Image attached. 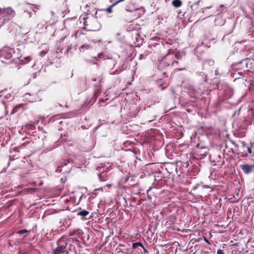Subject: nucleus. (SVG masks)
I'll use <instances>...</instances> for the list:
<instances>
[{"label": "nucleus", "mask_w": 254, "mask_h": 254, "mask_svg": "<svg viewBox=\"0 0 254 254\" xmlns=\"http://www.w3.org/2000/svg\"><path fill=\"white\" fill-rule=\"evenodd\" d=\"M110 167H111V165L109 164H108L107 166L101 164L98 167L97 170L99 172L98 176L100 181L105 182L109 179L110 175V173H109Z\"/></svg>", "instance_id": "1"}, {"label": "nucleus", "mask_w": 254, "mask_h": 254, "mask_svg": "<svg viewBox=\"0 0 254 254\" xmlns=\"http://www.w3.org/2000/svg\"><path fill=\"white\" fill-rule=\"evenodd\" d=\"M14 14V11L10 7L5 9L0 8V17H7V19H9L13 17Z\"/></svg>", "instance_id": "2"}, {"label": "nucleus", "mask_w": 254, "mask_h": 254, "mask_svg": "<svg viewBox=\"0 0 254 254\" xmlns=\"http://www.w3.org/2000/svg\"><path fill=\"white\" fill-rule=\"evenodd\" d=\"M208 151L207 147L205 146L200 147L199 144H197L196 153L198 156H200L201 157H205L207 154Z\"/></svg>", "instance_id": "3"}, {"label": "nucleus", "mask_w": 254, "mask_h": 254, "mask_svg": "<svg viewBox=\"0 0 254 254\" xmlns=\"http://www.w3.org/2000/svg\"><path fill=\"white\" fill-rule=\"evenodd\" d=\"M240 167L245 174H249L251 173L254 169V165L244 164L240 165Z\"/></svg>", "instance_id": "4"}, {"label": "nucleus", "mask_w": 254, "mask_h": 254, "mask_svg": "<svg viewBox=\"0 0 254 254\" xmlns=\"http://www.w3.org/2000/svg\"><path fill=\"white\" fill-rule=\"evenodd\" d=\"M240 64H244L246 67L249 69H252L254 67V60L246 59L240 62Z\"/></svg>", "instance_id": "5"}, {"label": "nucleus", "mask_w": 254, "mask_h": 254, "mask_svg": "<svg viewBox=\"0 0 254 254\" xmlns=\"http://www.w3.org/2000/svg\"><path fill=\"white\" fill-rule=\"evenodd\" d=\"M76 46L72 44H70L67 46L65 53L68 57H72L74 52L76 51Z\"/></svg>", "instance_id": "6"}, {"label": "nucleus", "mask_w": 254, "mask_h": 254, "mask_svg": "<svg viewBox=\"0 0 254 254\" xmlns=\"http://www.w3.org/2000/svg\"><path fill=\"white\" fill-rule=\"evenodd\" d=\"M65 248L64 246L58 247L53 250L52 254H68V253L64 251Z\"/></svg>", "instance_id": "7"}, {"label": "nucleus", "mask_w": 254, "mask_h": 254, "mask_svg": "<svg viewBox=\"0 0 254 254\" xmlns=\"http://www.w3.org/2000/svg\"><path fill=\"white\" fill-rule=\"evenodd\" d=\"M91 49V46L90 45H89L88 44H84L81 45L79 47V50L80 52L83 53L86 50H90Z\"/></svg>", "instance_id": "8"}, {"label": "nucleus", "mask_w": 254, "mask_h": 254, "mask_svg": "<svg viewBox=\"0 0 254 254\" xmlns=\"http://www.w3.org/2000/svg\"><path fill=\"white\" fill-rule=\"evenodd\" d=\"M170 59V57L168 56L163 60V62H166L167 66H174L175 65V64H177V62L175 61H167Z\"/></svg>", "instance_id": "9"}, {"label": "nucleus", "mask_w": 254, "mask_h": 254, "mask_svg": "<svg viewBox=\"0 0 254 254\" xmlns=\"http://www.w3.org/2000/svg\"><path fill=\"white\" fill-rule=\"evenodd\" d=\"M62 31L64 33H65V35L64 37H62L60 40H59V42L60 43H62L66 38V36L68 35L69 32V31L66 29H63L62 30Z\"/></svg>", "instance_id": "10"}, {"label": "nucleus", "mask_w": 254, "mask_h": 254, "mask_svg": "<svg viewBox=\"0 0 254 254\" xmlns=\"http://www.w3.org/2000/svg\"><path fill=\"white\" fill-rule=\"evenodd\" d=\"M31 60V58L30 57L27 56L25 57H21L20 58V61L22 63V64H25L29 62H30Z\"/></svg>", "instance_id": "11"}, {"label": "nucleus", "mask_w": 254, "mask_h": 254, "mask_svg": "<svg viewBox=\"0 0 254 254\" xmlns=\"http://www.w3.org/2000/svg\"><path fill=\"white\" fill-rule=\"evenodd\" d=\"M84 34L82 30H78L75 31L74 34L72 35L73 37H74L75 39H77L80 37L82 35Z\"/></svg>", "instance_id": "12"}, {"label": "nucleus", "mask_w": 254, "mask_h": 254, "mask_svg": "<svg viewBox=\"0 0 254 254\" xmlns=\"http://www.w3.org/2000/svg\"><path fill=\"white\" fill-rule=\"evenodd\" d=\"M29 231L26 229H23L17 232V234L19 236H23V237H26Z\"/></svg>", "instance_id": "13"}, {"label": "nucleus", "mask_w": 254, "mask_h": 254, "mask_svg": "<svg viewBox=\"0 0 254 254\" xmlns=\"http://www.w3.org/2000/svg\"><path fill=\"white\" fill-rule=\"evenodd\" d=\"M89 212L86 210H82L77 213L78 215H80L83 217H85L89 214Z\"/></svg>", "instance_id": "14"}, {"label": "nucleus", "mask_w": 254, "mask_h": 254, "mask_svg": "<svg viewBox=\"0 0 254 254\" xmlns=\"http://www.w3.org/2000/svg\"><path fill=\"white\" fill-rule=\"evenodd\" d=\"M133 11L135 12V15L137 16V17H140L144 12L143 9L141 8H136Z\"/></svg>", "instance_id": "15"}, {"label": "nucleus", "mask_w": 254, "mask_h": 254, "mask_svg": "<svg viewBox=\"0 0 254 254\" xmlns=\"http://www.w3.org/2000/svg\"><path fill=\"white\" fill-rule=\"evenodd\" d=\"M173 6L175 7H179L181 6L182 2L180 0H174L172 2Z\"/></svg>", "instance_id": "16"}, {"label": "nucleus", "mask_w": 254, "mask_h": 254, "mask_svg": "<svg viewBox=\"0 0 254 254\" xmlns=\"http://www.w3.org/2000/svg\"><path fill=\"white\" fill-rule=\"evenodd\" d=\"M233 66H238L237 67H235L236 68V69H238V70L241 69L246 67L245 65H244V64H240V62L234 64Z\"/></svg>", "instance_id": "17"}, {"label": "nucleus", "mask_w": 254, "mask_h": 254, "mask_svg": "<svg viewBox=\"0 0 254 254\" xmlns=\"http://www.w3.org/2000/svg\"><path fill=\"white\" fill-rule=\"evenodd\" d=\"M92 23L97 24V27L93 30H98L100 28L101 25L99 24V23H98L96 19H93Z\"/></svg>", "instance_id": "18"}, {"label": "nucleus", "mask_w": 254, "mask_h": 254, "mask_svg": "<svg viewBox=\"0 0 254 254\" xmlns=\"http://www.w3.org/2000/svg\"><path fill=\"white\" fill-rule=\"evenodd\" d=\"M117 4V2H115L113 4H112V5H111L110 6H109L107 9H106V11L108 12V13H111L112 12V8L113 7H114L115 5H116Z\"/></svg>", "instance_id": "19"}, {"label": "nucleus", "mask_w": 254, "mask_h": 254, "mask_svg": "<svg viewBox=\"0 0 254 254\" xmlns=\"http://www.w3.org/2000/svg\"><path fill=\"white\" fill-rule=\"evenodd\" d=\"M98 58L100 59H103L105 58V55L103 53H100L98 54Z\"/></svg>", "instance_id": "20"}, {"label": "nucleus", "mask_w": 254, "mask_h": 254, "mask_svg": "<svg viewBox=\"0 0 254 254\" xmlns=\"http://www.w3.org/2000/svg\"><path fill=\"white\" fill-rule=\"evenodd\" d=\"M139 246L141 247H142L143 248H144V247L143 246V245L141 243H133V247H135L136 246Z\"/></svg>", "instance_id": "21"}, {"label": "nucleus", "mask_w": 254, "mask_h": 254, "mask_svg": "<svg viewBox=\"0 0 254 254\" xmlns=\"http://www.w3.org/2000/svg\"><path fill=\"white\" fill-rule=\"evenodd\" d=\"M80 6H81V7H89L90 5L86 3L85 2H83L82 4Z\"/></svg>", "instance_id": "22"}, {"label": "nucleus", "mask_w": 254, "mask_h": 254, "mask_svg": "<svg viewBox=\"0 0 254 254\" xmlns=\"http://www.w3.org/2000/svg\"><path fill=\"white\" fill-rule=\"evenodd\" d=\"M217 254H224V253L223 250L219 249L217 252Z\"/></svg>", "instance_id": "23"}, {"label": "nucleus", "mask_w": 254, "mask_h": 254, "mask_svg": "<svg viewBox=\"0 0 254 254\" xmlns=\"http://www.w3.org/2000/svg\"><path fill=\"white\" fill-rule=\"evenodd\" d=\"M247 148L249 153L251 154L252 152V149L248 146H247Z\"/></svg>", "instance_id": "24"}, {"label": "nucleus", "mask_w": 254, "mask_h": 254, "mask_svg": "<svg viewBox=\"0 0 254 254\" xmlns=\"http://www.w3.org/2000/svg\"><path fill=\"white\" fill-rule=\"evenodd\" d=\"M60 166H59L56 170V172H61V169H60Z\"/></svg>", "instance_id": "25"}, {"label": "nucleus", "mask_w": 254, "mask_h": 254, "mask_svg": "<svg viewBox=\"0 0 254 254\" xmlns=\"http://www.w3.org/2000/svg\"><path fill=\"white\" fill-rule=\"evenodd\" d=\"M62 49L60 47H58L57 50V52L58 53L59 52H62Z\"/></svg>", "instance_id": "26"}, {"label": "nucleus", "mask_w": 254, "mask_h": 254, "mask_svg": "<svg viewBox=\"0 0 254 254\" xmlns=\"http://www.w3.org/2000/svg\"><path fill=\"white\" fill-rule=\"evenodd\" d=\"M232 143L236 147H238V145L236 143V142L232 140L231 141Z\"/></svg>", "instance_id": "27"}, {"label": "nucleus", "mask_w": 254, "mask_h": 254, "mask_svg": "<svg viewBox=\"0 0 254 254\" xmlns=\"http://www.w3.org/2000/svg\"><path fill=\"white\" fill-rule=\"evenodd\" d=\"M107 100V99H106V100L101 99L99 100V103H101V102H105Z\"/></svg>", "instance_id": "28"}, {"label": "nucleus", "mask_w": 254, "mask_h": 254, "mask_svg": "<svg viewBox=\"0 0 254 254\" xmlns=\"http://www.w3.org/2000/svg\"><path fill=\"white\" fill-rule=\"evenodd\" d=\"M12 150L15 152H18V150L17 149V148H14Z\"/></svg>", "instance_id": "29"}, {"label": "nucleus", "mask_w": 254, "mask_h": 254, "mask_svg": "<svg viewBox=\"0 0 254 254\" xmlns=\"http://www.w3.org/2000/svg\"><path fill=\"white\" fill-rule=\"evenodd\" d=\"M204 241H205L207 244H208L209 245H210V242L208 241V240L207 239H206L205 238H204Z\"/></svg>", "instance_id": "30"}, {"label": "nucleus", "mask_w": 254, "mask_h": 254, "mask_svg": "<svg viewBox=\"0 0 254 254\" xmlns=\"http://www.w3.org/2000/svg\"><path fill=\"white\" fill-rule=\"evenodd\" d=\"M172 52V53L173 52V50H171V49H170V50H169V51H168V53H169V54H170Z\"/></svg>", "instance_id": "31"}, {"label": "nucleus", "mask_w": 254, "mask_h": 254, "mask_svg": "<svg viewBox=\"0 0 254 254\" xmlns=\"http://www.w3.org/2000/svg\"><path fill=\"white\" fill-rule=\"evenodd\" d=\"M15 159L14 158H12L11 156L9 157V160L10 161H13Z\"/></svg>", "instance_id": "32"}, {"label": "nucleus", "mask_w": 254, "mask_h": 254, "mask_svg": "<svg viewBox=\"0 0 254 254\" xmlns=\"http://www.w3.org/2000/svg\"><path fill=\"white\" fill-rule=\"evenodd\" d=\"M214 62L213 61L210 60L209 61V64H213Z\"/></svg>", "instance_id": "33"}, {"label": "nucleus", "mask_w": 254, "mask_h": 254, "mask_svg": "<svg viewBox=\"0 0 254 254\" xmlns=\"http://www.w3.org/2000/svg\"><path fill=\"white\" fill-rule=\"evenodd\" d=\"M10 57H11V54H8V55H7V57H6V58H10Z\"/></svg>", "instance_id": "34"}, {"label": "nucleus", "mask_w": 254, "mask_h": 254, "mask_svg": "<svg viewBox=\"0 0 254 254\" xmlns=\"http://www.w3.org/2000/svg\"><path fill=\"white\" fill-rule=\"evenodd\" d=\"M126 10H127V11H130V12H133V10H129V9H127Z\"/></svg>", "instance_id": "35"}, {"label": "nucleus", "mask_w": 254, "mask_h": 254, "mask_svg": "<svg viewBox=\"0 0 254 254\" xmlns=\"http://www.w3.org/2000/svg\"><path fill=\"white\" fill-rule=\"evenodd\" d=\"M194 5H197V3H195V4H194L193 5H191V7H193Z\"/></svg>", "instance_id": "36"}, {"label": "nucleus", "mask_w": 254, "mask_h": 254, "mask_svg": "<svg viewBox=\"0 0 254 254\" xmlns=\"http://www.w3.org/2000/svg\"><path fill=\"white\" fill-rule=\"evenodd\" d=\"M91 41L93 43H96V41H95L94 40H92Z\"/></svg>", "instance_id": "37"}, {"label": "nucleus", "mask_w": 254, "mask_h": 254, "mask_svg": "<svg viewBox=\"0 0 254 254\" xmlns=\"http://www.w3.org/2000/svg\"><path fill=\"white\" fill-rule=\"evenodd\" d=\"M94 59L95 60H96V61H97V58H96V57H94Z\"/></svg>", "instance_id": "38"}, {"label": "nucleus", "mask_w": 254, "mask_h": 254, "mask_svg": "<svg viewBox=\"0 0 254 254\" xmlns=\"http://www.w3.org/2000/svg\"><path fill=\"white\" fill-rule=\"evenodd\" d=\"M67 164V163L65 162V161H64V165H66Z\"/></svg>", "instance_id": "39"}, {"label": "nucleus", "mask_w": 254, "mask_h": 254, "mask_svg": "<svg viewBox=\"0 0 254 254\" xmlns=\"http://www.w3.org/2000/svg\"><path fill=\"white\" fill-rule=\"evenodd\" d=\"M86 21H84V25H87V24H86Z\"/></svg>", "instance_id": "40"}, {"label": "nucleus", "mask_w": 254, "mask_h": 254, "mask_svg": "<svg viewBox=\"0 0 254 254\" xmlns=\"http://www.w3.org/2000/svg\"><path fill=\"white\" fill-rule=\"evenodd\" d=\"M101 40H100H100H98V42H101Z\"/></svg>", "instance_id": "41"}, {"label": "nucleus", "mask_w": 254, "mask_h": 254, "mask_svg": "<svg viewBox=\"0 0 254 254\" xmlns=\"http://www.w3.org/2000/svg\"><path fill=\"white\" fill-rule=\"evenodd\" d=\"M23 105H19V107H22Z\"/></svg>", "instance_id": "42"}, {"label": "nucleus", "mask_w": 254, "mask_h": 254, "mask_svg": "<svg viewBox=\"0 0 254 254\" xmlns=\"http://www.w3.org/2000/svg\"><path fill=\"white\" fill-rule=\"evenodd\" d=\"M1 53H3V51H0Z\"/></svg>", "instance_id": "43"}]
</instances>
